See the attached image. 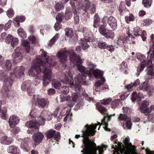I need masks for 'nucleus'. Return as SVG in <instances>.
<instances>
[{
  "instance_id": "34",
  "label": "nucleus",
  "mask_w": 154,
  "mask_h": 154,
  "mask_svg": "<svg viewBox=\"0 0 154 154\" xmlns=\"http://www.w3.org/2000/svg\"><path fill=\"white\" fill-rule=\"evenodd\" d=\"M54 8L56 11H59L64 8V6L62 3L57 2L55 4Z\"/></svg>"
},
{
  "instance_id": "56",
  "label": "nucleus",
  "mask_w": 154,
  "mask_h": 154,
  "mask_svg": "<svg viewBox=\"0 0 154 154\" xmlns=\"http://www.w3.org/2000/svg\"><path fill=\"white\" fill-rule=\"evenodd\" d=\"M2 112L1 117L2 119H5L6 114L7 112V109L5 107H3L1 110Z\"/></svg>"
},
{
  "instance_id": "39",
  "label": "nucleus",
  "mask_w": 154,
  "mask_h": 154,
  "mask_svg": "<svg viewBox=\"0 0 154 154\" xmlns=\"http://www.w3.org/2000/svg\"><path fill=\"white\" fill-rule=\"evenodd\" d=\"M152 1V0H143L142 3L145 7L149 8L151 6Z\"/></svg>"
},
{
  "instance_id": "38",
  "label": "nucleus",
  "mask_w": 154,
  "mask_h": 154,
  "mask_svg": "<svg viewBox=\"0 0 154 154\" xmlns=\"http://www.w3.org/2000/svg\"><path fill=\"white\" fill-rule=\"evenodd\" d=\"M125 41V39L123 36L119 37L117 40V44L119 46H122Z\"/></svg>"
},
{
  "instance_id": "11",
  "label": "nucleus",
  "mask_w": 154,
  "mask_h": 154,
  "mask_svg": "<svg viewBox=\"0 0 154 154\" xmlns=\"http://www.w3.org/2000/svg\"><path fill=\"white\" fill-rule=\"evenodd\" d=\"M149 105V102L146 101H144L140 107L139 108L140 110L141 113H147L149 114L151 112V108H147Z\"/></svg>"
},
{
  "instance_id": "24",
  "label": "nucleus",
  "mask_w": 154,
  "mask_h": 154,
  "mask_svg": "<svg viewBox=\"0 0 154 154\" xmlns=\"http://www.w3.org/2000/svg\"><path fill=\"white\" fill-rule=\"evenodd\" d=\"M93 75L96 79H102L104 78L103 77V72L98 69L94 70L93 71Z\"/></svg>"
},
{
  "instance_id": "18",
  "label": "nucleus",
  "mask_w": 154,
  "mask_h": 154,
  "mask_svg": "<svg viewBox=\"0 0 154 154\" xmlns=\"http://www.w3.org/2000/svg\"><path fill=\"white\" fill-rule=\"evenodd\" d=\"M11 66L12 63L11 61L9 60H5L3 63L2 65V68L7 72L10 70Z\"/></svg>"
},
{
  "instance_id": "45",
  "label": "nucleus",
  "mask_w": 154,
  "mask_h": 154,
  "mask_svg": "<svg viewBox=\"0 0 154 154\" xmlns=\"http://www.w3.org/2000/svg\"><path fill=\"white\" fill-rule=\"evenodd\" d=\"M112 100L111 98H109L101 100L100 102L101 104L106 105L109 103Z\"/></svg>"
},
{
  "instance_id": "37",
  "label": "nucleus",
  "mask_w": 154,
  "mask_h": 154,
  "mask_svg": "<svg viewBox=\"0 0 154 154\" xmlns=\"http://www.w3.org/2000/svg\"><path fill=\"white\" fill-rule=\"evenodd\" d=\"M121 104V102L119 99H117L114 100L112 103V106L113 108L118 107L120 104Z\"/></svg>"
},
{
  "instance_id": "55",
  "label": "nucleus",
  "mask_w": 154,
  "mask_h": 154,
  "mask_svg": "<svg viewBox=\"0 0 154 154\" xmlns=\"http://www.w3.org/2000/svg\"><path fill=\"white\" fill-rule=\"evenodd\" d=\"M12 36L11 35H8L5 39V42L8 44H10L13 40Z\"/></svg>"
},
{
  "instance_id": "2",
  "label": "nucleus",
  "mask_w": 154,
  "mask_h": 154,
  "mask_svg": "<svg viewBox=\"0 0 154 154\" xmlns=\"http://www.w3.org/2000/svg\"><path fill=\"white\" fill-rule=\"evenodd\" d=\"M98 125H101L100 122H98V125L95 124L91 125L90 126L88 125H86L85 127L86 128L85 131H82L83 134L82 137H84L83 143L85 145V148L81 152L83 154H96L97 151L99 150V154H102L103 152V148L98 146L97 147H94L95 143L90 140L88 137L89 135H93L96 132L95 130L97 126Z\"/></svg>"
},
{
  "instance_id": "28",
  "label": "nucleus",
  "mask_w": 154,
  "mask_h": 154,
  "mask_svg": "<svg viewBox=\"0 0 154 154\" xmlns=\"http://www.w3.org/2000/svg\"><path fill=\"white\" fill-rule=\"evenodd\" d=\"M4 84L8 86H11L13 83V80L11 78L8 77V76L3 81Z\"/></svg>"
},
{
  "instance_id": "6",
  "label": "nucleus",
  "mask_w": 154,
  "mask_h": 154,
  "mask_svg": "<svg viewBox=\"0 0 154 154\" xmlns=\"http://www.w3.org/2000/svg\"><path fill=\"white\" fill-rule=\"evenodd\" d=\"M137 89L138 91L143 90L146 91L149 95H151L154 91V87L151 85H148L147 82L146 81L139 85Z\"/></svg>"
},
{
  "instance_id": "47",
  "label": "nucleus",
  "mask_w": 154,
  "mask_h": 154,
  "mask_svg": "<svg viewBox=\"0 0 154 154\" xmlns=\"http://www.w3.org/2000/svg\"><path fill=\"white\" fill-rule=\"evenodd\" d=\"M134 19V17L132 14H130L129 16H127L125 17V20L128 23L129 21H133Z\"/></svg>"
},
{
  "instance_id": "54",
  "label": "nucleus",
  "mask_w": 154,
  "mask_h": 154,
  "mask_svg": "<svg viewBox=\"0 0 154 154\" xmlns=\"http://www.w3.org/2000/svg\"><path fill=\"white\" fill-rule=\"evenodd\" d=\"M145 114V115H148L147 119L149 120V121L154 123V114L152 113H151V114H149L150 113H149V114H147V113Z\"/></svg>"
},
{
  "instance_id": "61",
  "label": "nucleus",
  "mask_w": 154,
  "mask_h": 154,
  "mask_svg": "<svg viewBox=\"0 0 154 154\" xmlns=\"http://www.w3.org/2000/svg\"><path fill=\"white\" fill-rule=\"evenodd\" d=\"M147 71L148 75L154 76V71L152 68H148Z\"/></svg>"
},
{
  "instance_id": "36",
  "label": "nucleus",
  "mask_w": 154,
  "mask_h": 154,
  "mask_svg": "<svg viewBox=\"0 0 154 154\" xmlns=\"http://www.w3.org/2000/svg\"><path fill=\"white\" fill-rule=\"evenodd\" d=\"M18 43L19 41L18 38L16 37H14L10 43L11 46L14 48L17 46Z\"/></svg>"
},
{
  "instance_id": "4",
  "label": "nucleus",
  "mask_w": 154,
  "mask_h": 154,
  "mask_svg": "<svg viewBox=\"0 0 154 154\" xmlns=\"http://www.w3.org/2000/svg\"><path fill=\"white\" fill-rule=\"evenodd\" d=\"M97 107L98 111L102 114H104V119L102 120L101 125L105 126V127H104V129L106 131H110V130L109 129L107 128L108 123L107 120H109L110 117L112 116L115 115V114L112 115H109L108 113H106V109L104 107L101 106L100 104H97Z\"/></svg>"
},
{
  "instance_id": "40",
  "label": "nucleus",
  "mask_w": 154,
  "mask_h": 154,
  "mask_svg": "<svg viewBox=\"0 0 154 154\" xmlns=\"http://www.w3.org/2000/svg\"><path fill=\"white\" fill-rule=\"evenodd\" d=\"M100 79H101V81H98L95 83L94 85L95 87L97 88L99 87L104 83V82L106 81L105 79L104 78H102Z\"/></svg>"
},
{
  "instance_id": "13",
  "label": "nucleus",
  "mask_w": 154,
  "mask_h": 154,
  "mask_svg": "<svg viewBox=\"0 0 154 154\" xmlns=\"http://www.w3.org/2000/svg\"><path fill=\"white\" fill-rule=\"evenodd\" d=\"M26 127L29 128H32L33 130L34 129L38 131V127L40 125V124L35 120L30 121L27 122L25 124Z\"/></svg>"
},
{
  "instance_id": "31",
  "label": "nucleus",
  "mask_w": 154,
  "mask_h": 154,
  "mask_svg": "<svg viewBox=\"0 0 154 154\" xmlns=\"http://www.w3.org/2000/svg\"><path fill=\"white\" fill-rule=\"evenodd\" d=\"M65 35L68 37L71 38L73 35L72 29L71 28H67L65 29Z\"/></svg>"
},
{
  "instance_id": "58",
  "label": "nucleus",
  "mask_w": 154,
  "mask_h": 154,
  "mask_svg": "<svg viewBox=\"0 0 154 154\" xmlns=\"http://www.w3.org/2000/svg\"><path fill=\"white\" fill-rule=\"evenodd\" d=\"M136 100H138V94L136 92H134L132 94L131 100L134 101Z\"/></svg>"
},
{
  "instance_id": "15",
  "label": "nucleus",
  "mask_w": 154,
  "mask_h": 154,
  "mask_svg": "<svg viewBox=\"0 0 154 154\" xmlns=\"http://www.w3.org/2000/svg\"><path fill=\"white\" fill-rule=\"evenodd\" d=\"M43 137L44 136L42 133L38 132L35 133L32 136V138L36 144L38 145L41 142Z\"/></svg>"
},
{
  "instance_id": "60",
  "label": "nucleus",
  "mask_w": 154,
  "mask_h": 154,
  "mask_svg": "<svg viewBox=\"0 0 154 154\" xmlns=\"http://www.w3.org/2000/svg\"><path fill=\"white\" fill-rule=\"evenodd\" d=\"M40 28L41 29H45L46 30H48L51 28V26L49 25H41L40 26Z\"/></svg>"
},
{
  "instance_id": "3",
  "label": "nucleus",
  "mask_w": 154,
  "mask_h": 154,
  "mask_svg": "<svg viewBox=\"0 0 154 154\" xmlns=\"http://www.w3.org/2000/svg\"><path fill=\"white\" fill-rule=\"evenodd\" d=\"M77 69L81 72L78 75L77 78L75 79V84H73V80L71 77L70 79L68 76L65 75L64 81L62 82L66 84H69L70 88L75 91H79L81 88V85H85L86 83L85 81L86 79V75L88 74L90 72L88 71L84 66L76 64Z\"/></svg>"
},
{
  "instance_id": "7",
  "label": "nucleus",
  "mask_w": 154,
  "mask_h": 154,
  "mask_svg": "<svg viewBox=\"0 0 154 154\" xmlns=\"http://www.w3.org/2000/svg\"><path fill=\"white\" fill-rule=\"evenodd\" d=\"M21 51V48L19 47H17L15 50L14 51L12 55V57L14 59V62L17 63L21 61L22 59Z\"/></svg>"
},
{
  "instance_id": "63",
  "label": "nucleus",
  "mask_w": 154,
  "mask_h": 154,
  "mask_svg": "<svg viewBox=\"0 0 154 154\" xmlns=\"http://www.w3.org/2000/svg\"><path fill=\"white\" fill-rule=\"evenodd\" d=\"M150 53V58L152 59L154 57V47L150 48L149 51L147 52V54H149Z\"/></svg>"
},
{
  "instance_id": "21",
  "label": "nucleus",
  "mask_w": 154,
  "mask_h": 154,
  "mask_svg": "<svg viewBox=\"0 0 154 154\" xmlns=\"http://www.w3.org/2000/svg\"><path fill=\"white\" fill-rule=\"evenodd\" d=\"M12 141V139L8 137L7 136H3L1 140V143L5 145H9Z\"/></svg>"
},
{
  "instance_id": "44",
  "label": "nucleus",
  "mask_w": 154,
  "mask_h": 154,
  "mask_svg": "<svg viewBox=\"0 0 154 154\" xmlns=\"http://www.w3.org/2000/svg\"><path fill=\"white\" fill-rule=\"evenodd\" d=\"M102 22L103 23L102 25L103 26H106L107 24L109 23V17L107 16L104 17L102 20Z\"/></svg>"
},
{
  "instance_id": "46",
  "label": "nucleus",
  "mask_w": 154,
  "mask_h": 154,
  "mask_svg": "<svg viewBox=\"0 0 154 154\" xmlns=\"http://www.w3.org/2000/svg\"><path fill=\"white\" fill-rule=\"evenodd\" d=\"M145 66L143 64H141L139 65L137 68V76H138L140 72L143 71L144 68Z\"/></svg>"
},
{
  "instance_id": "42",
  "label": "nucleus",
  "mask_w": 154,
  "mask_h": 154,
  "mask_svg": "<svg viewBox=\"0 0 154 154\" xmlns=\"http://www.w3.org/2000/svg\"><path fill=\"white\" fill-rule=\"evenodd\" d=\"M143 25L144 26H148L151 24L152 20L149 18H146L143 20Z\"/></svg>"
},
{
  "instance_id": "8",
  "label": "nucleus",
  "mask_w": 154,
  "mask_h": 154,
  "mask_svg": "<svg viewBox=\"0 0 154 154\" xmlns=\"http://www.w3.org/2000/svg\"><path fill=\"white\" fill-rule=\"evenodd\" d=\"M70 60L71 62L73 64V66H76V64H82V60L79 56L75 54L73 51L71 50V53L70 55Z\"/></svg>"
},
{
  "instance_id": "62",
  "label": "nucleus",
  "mask_w": 154,
  "mask_h": 154,
  "mask_svg": "<svg viewBox=\"0 0 154 154\" xmlns=\"http://www.w3.org/2000/svg\"><path fill=\"white\" fill-rule=\"evenodd\" d=\"M61 89V91L64 94L68 93L69 91V88L66 86L62 87Z\"/></svg>"
},
{
  "instance_id": "49",
  "label": "nucleus",
  "mask_w": 154,
  "mask_h": 154,
  "mask_svg": "<svg viewBox=\"0 0 154 154\" xmlns=\"http://www.w3.org/2000/svg\"><path fill=\"white\" fill-rule=\"evenodd\" d=\"M118 119L120 121H126L128 119L127 116L125 114H120L118 117Z\"/></svg>"
},
{
  "instance_id": "41",
  "label": "nucleus",
  "mask_w": 154,
  "mask_h": 154,
  "mask_svg": "<svg viewBox=\"0 0 154 154\" xmlns=\"http://www.w3.org/2000/svg\"><path fill=\"white\" fill-rule=\"evenodd\" d=\"M9 86L4 85V86L2 88V91L4 94H5V96L8 95V93L9 91Z\"/></svg>"
},
{
  "instance_id": "19",
  "label": "nucleus",
  "mask_w": 154,
  "mask_h": 154,
  "mask_svg": "<svg viewBox=\"0 0 154 154\" xmlns=\"http://www.w3.org/2000/svg\"><path fill=\"white\" fill-rule=\"evenodd\" d=\"M37 102L39 106L42 108H44L48 105V102L47 100L44 98L38 99L37 100Z\"/></svg>"
},
{
  "instance_id": "5",
  "label": "nucleus",
  "mask_w": 154,
  "mask_h": 154,
  "mask_svg": "<svg viewBox=\"0 0 154 154\" xmlns=\"http://www.w3.org/2000/svg\"><path fill=\"white\" fill-rule=\"evenodd\" d=\"M71 53V50L69 51L62 49L57 53L56 56L60 62L64 63L67 60V55L68 54L70 55Z\"/></svg>"
},
{
  "instance_id": "32",
  "label": "nucleus",
  "mask_w": 154,
  "mask_h": 154,
  "mask_svg": "<svg viewBox=\"0 0 154 154\" xmlns=\"http://www.w3.org/2000/svg\"><path fill=\"white\" fill-rule=\"evenodd\" d=\"M52 85L55 88H59L61 86V83L59 81L54 79L52 81Z\"/></svg>"
},
{
  "instance_id": "29",
  "label": "nucleus",
  "mask_w": 154,
  "mask_h": 154,
  "mask_svg": "<svg viewBox=\"0 0 154 154\" xmlns=\"http://www.w3.org/2000/svg\"><path fill=\"white\" fill-rule=\"evenodd\" d=\"M55 131L51 129L50 130L45 133V135L47 138L50 139L52 138L55 134Z\"/></svg>"
},
{
  "instance_id": "9",
  "label": "nucleus",
  "mask_w": 154,
  "mask_h": 154,
  "mask_svg": "<svg viewBox=\"0 0 154 154\" xmlns=\"http://www.w3.org/2000/svg\"><path fill=\"white\" fill-rule=\"evenodd\" d=\"M25 68L23 66L16 67L14 70V73H11V77L14 78L15 76L17 78H20L24 75Z\"/></svg>"
},
{
  "instance_id": "27",
  "label": "nucleus",
  "mask_w": 154,
  "mask_h": 154,
  "mask_svg": "<svg viewBox=\"0 0 154 154\" xmlns=\"http://www.w3.org/2000/svg\"><path fill=\"white\" fill-rule=\"evenodd\" d=\"M87 42L84 39H82L80 41L79 43L84 50L90 47L89 45L86 42Z\"/></svg>"
},
{
  "instance_id": "14",
  "label": "nucleus",
  "mask_w": 154,
  "mask_h": 154,
  "mask_svg": "<svg viewBox=\"0 0 154 154\" xmlns=\"http://www.w3.org/2000/svg\"><path fill=\"white\" fill-rule=\"evenodd\" d=\"M19 122V118L17 116L13 115L10 116L9 120V123L11 128L14 127L15 125H17Z\"/></svg>"
},
{
  "instance_id": "25",
  "label": "nucleus",
  "mask_w": 154,
  "mask_h": 154,
  "mask_svg": "<svg viewBox=\"0 0 154 154\" xmlns=\"http://www.w3.org/2000/svg\"><path fill=\"white\" fill-rule=\"evenodd\" d=\"M32 82L30 80L26 81L23 82L21 85V89L25 90L26 89L28 90L29 89L32 85Z\"/></svg>"
},
{
  "instance_id": "23",
  "label": "nucleus",
  "mask_w": 154,
  "mask_h": 154,
  "mask_svg": "<svg viewBox=\"0 0 154 154\" xmlns=\"http://www.w3.org/2000/svg\"><path fill=\"white\" fill-rule=\"evenodd\" d=\"M100 20L97 14H96L94 17V21L93 26L94 28H97L98 27H99L100 26L102 25L100 24Z\"/></svg>"
},
{
  "instance_id": "52",
  "label": "nucleus",
  "mask_w": 154,
  "mask_h": 154,
  "mask_svg": "<svg viewBox=\"0 0 154 154\" xmlns=\"http://www.w3.org/2000/svg\"><path fill=\"white\" fill-rule=\"evenodd\" d=\"M87 65L88 66V68L90 70H93L96 66V65L89 61H88L87 62Z\"/></svg>"
},
{
  "instance_id": "26",
  "label": "nucleus",
  "mask_w": 154,
  "mask_h": 154,
  "mask_svg": "<svg viewBox=\"0 0 154 154\" xmlns=\"http://www.w3.org/2000/svg\"><path fill=\"white\" fill-rule=\"evenodd\" d=\"M8 72L6 71L0 70V80L3 81L8 76Z\"/></svg>"
},
{
  "instance_id": "12",
  "label": "nucleus",
  "mask_w": 154,
  "mask_h": 154,
  "mask_svg": "<svg viewBox=\"0 0 154 154\" xmlns=\"http://www.w3.org/2000/svg\"><path fill=\"white\" fill-rule=\"evenodd\" d=\"M52 114L51 112L48 110H43L40 114L39 117L42 120L47 119L48 120H51L52 118Z\"/></svg>"
},
{
  "instance_id": "10",
  "label": "nucleus",
  "mask_w": 154,
  "mask_h": 154,
  "mask_svg": "<svg viewBox=\"0 0 154 154\" xmlns=\"http://www.w3.org/2000/svg\"><path fill=\"white\" fill-rule=\"evenodd\" d=\"M83 33L84 36V39L87 42L92 41L94 38L93 35L88 28L84 27L83 29Z\"/></svg>"
},
{
  "instance_id": "1",
  "label": "nucleus",
  "mask_w": 154,
  "mask_h": 154,
  "mask_svg": "<svg viewBox=\"0 0 154 154\" xmlns=\"http://www.w3.org/2000/svg\"><path fill=\"white\" fill-rule=\"evenodd\" d=\"M55 58L54 56L48 57L46 59V63L43 62L40 59H36L35 61L33 62L31 68L29 71V75L34 77L40 74L42 72H43L44 74L43 85L47 86L50 82L51 77V72L48 69V66L51 67L56 64V63L54 60Z\"/></svg>"
},
{
  "instance_id": "48",
  "label": "nucleus",
  "mask_w": 154,
  "mask_h": 154,
  "mask_svg": "<svg viewBox=\"0 0 154 154\" xmlns=\"http://www.w3.org/2000/svg\"><path fill=\"white\" fill-rule=\"evenodd\" d=\"M6 14L9 18L12 17L14 15V12L13 9L10 8L6 12Z\"/></svg>"
},
{
  "instance_id": "64",
  "label": "nucleus",
  "mask_w": 154,
  "mask_h": 154,
  "mask_svg": "<svg viewBox=\"0 0 154 154\" xmlns=\"http://www.w3.org/2000/svg\"><path fill=\"white\" fill-rule=\"evenodd\" d=\"M28 146V144L25 141H23L21 144L20 147L21 149L24 150H26Z\"/></svg>"
},
{
  "instance_id": "51",
  "label": "nucleus",
  "mask_w": 154,
  "mask_h": 154,
  "mask_svg": "<svg viewBox=\"0 0 154 154\" xmlns=\"http://www.w3.org/2000/svg\"><path fill=\"white\" fill-rule=\"evenodd\" d=\"M63 14L62 13H60L56 17V20L57 22H61L63 18Z\"/></svg>"
},
{
  "instance_id": "20",
  "label": "nucleus",
  "mask_w": 154,
  "mask_h": 154,
  "mask_svg": "<svg viewBox=\"0 0 154 154\" xmlns=\"http://www.w3.org/2000/svg\"><path fill=\"white\" fill-rule=\"evenodd\" d=\"M19 149L16 146H9L8 151L9 153L12 154H19Z\"/></svg>"
},
{
  "instance_id": "43",
  "label": "nucleus",
  "mask_w": 154,
  "mask_h": 154,
  "mask_svg": "<svg viewBox=\"0 0 154 154\" xmlns=\"http://www.w3.org/2000/svg\"><path fill=\"white\" fill-rule=\"evenodd\" d=\"M105 35V37L106 38H112L114 36V33L112 31L108 30V31Z\"/></svg>"
},
{
  "instance_id": "50",
  "label": "nucleus",
  "mask_w": 154,
  "mask_h": 154,
  "mask_svg": "<svg viewBox=\"0 0 154 154\" xmlns=\"http://www.w3.org/2000/svg\"><path fill=\"white\" fill-rule=\"evenodd\" d=\"M141 30H140V28L139 27H136L134 29V35L136 36L140 35L141 33Z\"/></svg>"
},
{
  "instance_id": "59",
  "label": "nucleus",
  "mask_w": 154,
  "mask_h": 154,
  "mask_svg": "<svg viewBox=\"0 0 154 154\" xmlns=\"http://www.w3.org/2000/svg\"><path fill=\"white\" fill-rule=\"evenodd\" d=\"M72 13L69 11H66L65 14V18L66 20L69 19L72 17Z\"/></svg>"
},
{
  "instance_id": "30",
  "label": "nucleus",
  "mask_w": 154,
  "mask_h": 154,
  "mask_svg": "<svg viewBox=\"0 0 154 154\" xmlns=\"http://www.w3.org/2000/svg\"><path fill=\"white\" fill-rule=\"evenodd\" d=\"M22 45L25 48L26 51L29 53L30 50V46L29 42L25 40H23L22 41Z\"/></svg>"
},
{
  "instance_id": "17",
  "label": "nucleus",
  "mask_w": 154,
  "mask_h": 154,
  "mask_svg": "<svg viewBox=\"0 0 154 154\" xmlns=\"http://www.w3.org/2000/svg\"><path fill=\"white\" fill-rule=\"evenodd\" d=\"M25 20V17L22 16H17L13 19V23L16 27H18L20 25V22H23Z\"/></svg>"
},
{
  "instance_id": "16",
  "label": "nucleus",
  "mask_w": 154,
  "mask_h": 154,
  "mask_svg": "<svg viewBox=\"0 0 154 154\" xmlns=\"http://www.w3.org/2000/svg\"><path fill=\"white\" fill-rule=\"evenodd\" d=\"M109 25L111 28L113 30L116 29L117 24L116 18L112 16H110L109 17Z\"/></svg>"
},
{
  "instance_id": "57",
  "label": "nucleus",
  "mask_w": 154,
  "mask_h": 154,
  "mask_svg": "<svg viewBox=\"0 0 154 154\" xmlns=\"http://www.w3.org/2000/svg\"><path fill=\"white\" fill-rule=\"evenodd\" d=\"M99 47L101 49L106 48L107 45L105 42H100L98 43Z\"/></svg>"
},
{
  "instance_id": "22",
  "label": "nucleus",
  "mask_w": 154,
  "mask_h": 154,
  "mask_svg": "<svg viewBox=\"0 0 154 154\" xmlns=\"http://www.w3.org/2000/svg\"><path fill=\"white\" fill-rule=\"evenodd\" d=\"M72 101L75 103H77L82 100L81 95L78 93H74L72 95Z\"/></svg>"
},
{
  "instance_id": "33",
  "label": "nucleus",
  "mask_w": 154,
  "mask_h": 154,
  "mask_svg": "<svg viewBox=\"0 0 154 154\" xmlns=\"http://www.w3.org/2000/svg\"><path fill=\"white\" fill-rule=\"evenodd\" d=\"M17 32L21 38H26V33L22 28H19L17 30Z\"/></svg>"
},
{
  "instance_id": "35",
  "label": "nucleus",
  "mask_w": 154,
  "mask_h": 154,
  "mask_svg": "<svg viewBox=\"0 0 154 154\" xmlns=\"http://www.w3.org/2000/svg\"><path fill=\"white\" fill-rule=\"evenodd\" d=\"M108 29H106L103 25H101L100 26L99 31L100 34L104 36H105V34H106L107 32V31H108Z\"/></svg>"
},
{
  "instance_id": "53",
  "label": "nucleus",
  "mask_w": 154,
  "mask_h": 154,
  "mask_svg": "<svg viewBox=\"0 0 154 154\" xmlns=\"http://www.w3.org/2000/svg\"><path fill=\"white\" fill-rule=\"evenodd\" d=\"M137 58L141 62L143 63L145 61L146 57L143 55L140 54L137 56Z\"/></svg>"
}]
</instances>
